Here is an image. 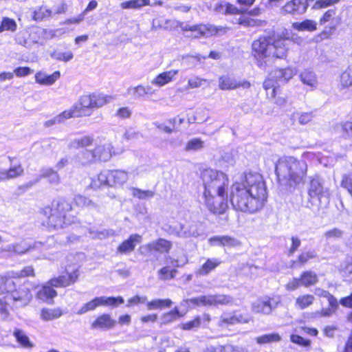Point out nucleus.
I'll use <instances>...</instances> for the list:
<instances>
[{
    "label": "nucleus",
    "mask_w": 352,
    "mask_h": 352,
    "mask_svg": "<svg viewBox=\"0 0 352 352\" xmlns=\"http://www.w3.org/2000/svg\"><path fill=\"white\" fill-rule=\"evenodd\" d=\"M267 197L265 183L257 173H245L231 186L230 202L236 210L256 212L264 206Z\"/></svg>",
    "instance_id": "f257e3e1"
},
{
    "label": "nucleus",
    "mask_w": 352,
    "mask_h": 352,
    "mask_svg": "<svg viewBox=\"0 0 352 352\" xmlns=\"http://www.w3.org/2000/svg\"><path fill=\"white\" fill-rule=\"evenodd\" d=\"M291 41L287 38L274 40L272 37H260L252 43V54L256 65L265 68L272 58H285Z\"/></svg>",
    "instance_id": "f03ea898"
},
{
    "label": "nucleus",
    "mask_w": 352,
    "mask_h": 352,
    "mask_svg": "<svg viewBox=\"0 0 352 352\" xmlns=\"http://www.w3.org/2000/svg\"><path fill=\"white\" fill-rule=\"evenodd\" d=\"M307 165L303 160H297L293 157H284L276 165V173L278 178L287 179L296 184L301 182L307 174Z\"/></svg>",
    "instance_id": "7ed1b4c3"
},
{
    "label": "nucleus",
    "mask_w": 352,
    "mask_h": 352,
    "mask_svg": "<svg viewBox=\"0 0 352 352\" xmlns=\"http://www.w3.org/2000/svg\"><path fill=\"white\" fill-rule=\"evenodd\" d=\"M72 209V205L67 201L60 199L52 203L51 206L43 209V214L47 218L49 226L55 229L62 228L64 225L70 224L71 221L67 213Z\"/></svg>",
    "instance_id": "20e7f679"
},
{
    "label": "nucleus",
    "mask_w": 352,
    "mask_h": 352,
    "mask_svg": "<svg viewBox=\"0 0 352 352\" xmlns=\"http://www.w3.org/2000/svg\"><path fill=\"white\" fill-rule=\"evenodd\" d=\"M204 186V195L225 193L228 178L226 174L212 168L204 169L201 174Z\"/></svg>",
    "instance_id": "39448f33"
},
{
    "label": "nucleus",
    "mask_w": 352,
    "mask_h": 352,
    "mask_svg": "<svg viewBox=\"0 0 352 352\" xmlns=\"http://www.w3.org/2000/svg\"><path fill=\"white\" fill-rule=\"evenodd\" d=\"M308 201L311 207L316 206L318 209L322 204V200L329 202L330 192L328 188L324 186V180L318 175L310 177L307 187Z\"/></svg>",
    "instance_id": "423d86ee"
},
{
    "label": "nucleus",
    "mask_w": 352,
    "mask_h": 352,
    "mask_svg": "<svg viewBox=\"0 0 352 352\" xmlns=\"http://www.w3.org/2000/svg\"><path fill=\"white\" fill-rule=\"evenodd\" d=\"M233 302V298L229 295L214 294L201 295L197 297L184 299L181 305L189 308H195L200 306H218L231 305Z\"/></svg>",
    "instance_id": "0eeeda50"
},
{
    "label": "nucleus",
    "mask_w": 352,
    "mask_h": 352,
    "mask_svg": "<svg viewBox=\"0 0 352 352\" xmlns=\"http://www.w3.org/2000/svg\"><path fill=\"white\" fill-rule=\"evenodd\" d=\"M124 302V299L121 296L118 297H96L93 300L85 303L77 311L78 315H82L88 311H94L99 306L116 307L118 304Z\"/></svg>",
    "instance_id": "6e6552de"
},
{
    "label": "nucleus",
    "mask_w": 352,
    "mask_h": 352,
    "mask_svg": "<svg viewBox=\"0 0 352 352\" xmlns=\"http://www.w3.org/2000/svg\"><path fill=\"white\" fill-rule=\"evenodd\" d=\"M226 193L204 195V204L207 208L213 214H223L228 208Z\"/></svg>",
    "instance_id": "1a4fd4ad"
},
{
    "label": "nucleus",
    "mask_w": 352,
    "mask_h": 352,
    "mask_svg": "<svg viewBox=\"0 0 352 352\" xmlns=\"http://www.w3.org/2000/svg\"><path fill=\"white\" fill-rule=\"evenodd\" d=\"M226 28L223 27H216L212 25H189L188 24H185L184 27L183 32L190 31L192 32L191 35H188V36H191L193 38H199L201 36H208L213 34H217L219 32H226Z\"/></svg>",
    "instance_id": "9d476101"
},
{
    "label": "nucleus",
    "mask_w": 352,
    "mask_h": 352,
    "mask_svg": "<svg viewBox=\"0 0 352 352\" xmlns=\"http://www.w3.org/2000/svg\"><path fill=\"white\" fill-rule=\"evenodd\" d=\"M251 320L248 314H242L238 311L223 312L219 320L217 325L222 328H228L236 324H246Z\"/></svg>",
    "instance_id": "9b49d317"
},
{
    "label": "nucleus",
    "mask_w": 352,
    "mask_h": 352,
    "mask_svg": "<svg viewBox=\"0 0 352 352\" xmlns=\"http://www.w3.org/2000/svg\"><path fill=\"white\" fill-rule=\"evenodd\" d=\"M308 7V0H291L280 8V14L302 15L306 12Z\"/></svg>",
    "instance_id": "f8f14e48"
},
{
    "label": "nucleus",
    "mask_w": 352,
    "mask_h": 352,
    "mask_svg": "<svg viewBox=\"0 0 352 352\" xmlns=\"http://www.w3.org/2000/svg\"><path fill=\"white\" fill-rule=\"evenodd\" d=\"M93 109L91 94L81 96L78 102L67 111L73 112L72 118H75L90 116L89 109Z\"/></svg>",
    "instance_id": "ddd939ff"
},
{
    "label": "nucleus",
    "mask_w": 352,
    "mask_h": 352,
    "mask_svg": "<svg viewBox=\"0 0 352 352\" xmlns=\"http://www.w3.org/2000/svg\"><path fill=\"white\" fill-rule=\"evenodd\" d=\"M54 243V238H49L46 242V244L42 243L41 242H35L33 245H29L25 242H21L19 243L14 244V254H23L29 252L32 249H42L47 250L50 248L52 244Z\"/></svg>",
    "instance_id": "4468645a"
},
{
    "label": "nucleus",
    "mask_w": 352,
    "mask_h": 352,
    "mask_svg": "<svg viewBox=\"0 0 352 352\" xmlns=\"http://www.w3.org/2000/svg\"><path fill=\"white\" fill-rule=\"evenodd\" d=\"M8 166L9 168H7L6 171L2 173L1 180L14 179L23 175V168L16 158H12Z\"/></svg>",
    "instance_id": "2eb2a0df"
},
{
    "label": "nucleus",
    "mask_w": 352,
    "mask_h": 352,
    "mask_svg": "<svg viewBox=\"0 0 352 352\" xmlns=\"http://www.w3.org/2000/svg\"><path fill=\"white\" fill-rule=\"evenodd\" d=\"M116 321L109 314H103L99 316L91 324L92 329L109 330L115 327Z\"/></svg>",
    "instance_id": "dca6fc26"
},
{
    "label": "nucleus",
    "mask_w": 352,
    "mask_h": 352,
    "mask_svg": "<svg viewBox=\"0 0 352 352\" xmlns=\"http://www.w3.org/2000/svg\"><path fill=\"white\" fill-rule=\"evenodd\" d=\"M277 305V302H272L270 298L258 299L252 305V310L255 313L270 314L273 309Z\"/></svg>",
    "instance_id": "f3484780"
},
{
    "label": "nucleus",
    "mask_w": 352,
    "mask_h": 352,
    "mask_svg": "<svg viewBox=\"0 0 352 352\" xmlns=\"http://www.w3.org/2000/svg\"><path fill=\"white\" fill-rule=\"evenodd\" d=\"M328 22L329 23V32L332 34L341 23V18L336 15L335 9L328 10L320 19V25H324Z\"/></svg>",
    "instance_id": "a211bd4d"
},
{
    "label": "nucleus",
    "mask_w": 352,
    "mask_h": 352,
    "mask_svg": "<svg viewBox=\"0 0 352 352\" xmlns=\"http://www.w3.org/2000/svg\"><path fill=\"white\" fill-rule=\"evenodd\" d=\"M178 72L179 71L177 69H170L163 72L156 76L151 81V83L158 87L165 86L175 79Z\"/></svg>",
    "instance_id": "6ab92c4d"
},
{
    "label": "nucleus",
    "mask_w": 352,
    "mask_h": 352,
    "mask_svg": "<svg viewBox=\"0 0 352 352\" xmlns=\"http://www.w3.org/2000/svg\"><path fill=\"white\" fill-rule=\"evenodd\" d=\"M296 71L292 67L275 69L271 72V76L275 78L279 85L287 82L295 75Z\"/></svg>",
    "instance_id": "aec40b11"
},
{
    "label": "nucleus",
    "mask_w": 352,
    "mask_h": 352,
    "mask_svg": "<svg viewBox=\"0 0 352 352\" xmlns=\"http://www.w3.org/2000/svg\"><path fill=\"white\" fill-rule=\"evenodd\" d=\"M142 236L138 234H131L127 240L123 241L118 248L117 251L121 254H127L134 250L135 245L140 243Z\"/></svg>",
    "instance_id": "412c9836"
},
{
    "label": "nucleus",
    "mask_w": 352,
    "mask_h": 352,
    "mask_svg": "<svg viewBox=\"0 0 352 352\" xmlns=\"http://www.w3.org/2000/svg\"><path fill=\"white\" fill-rule=\"evenodd\" d=\"M155 92V90L151 86H144L142 85L131 87L128 88L126 91L127 94L131 96L133 99L142 98L145 96H152Z\"/></svg>",
    "instance_id": "4be33fe9"
},
{
    "label": "nucleus",
    "mask_w": 352,
    "mask_h": 352,
    "mask_svg": "<svg viewBox=\"0 0 352 352\" xmlns=\"http://www.w3.org/2000/svg\"><path fill=\"white\" fill-rule=\"evenodd\" d=\"M109 186H122L129 179L128 173L122 170H109Z\"/></svg>",
    "instance_id": "5701e85b"
},
{
    "label": "nucleus",
    "mask_w": 352,
    "mask_h": 352,
    "mask_svg": "<svg viewBox=\"0 0 352 352\" xmlns=\"http://www.w3.org/2000/svg\"><path fill=\"white\" fill-rule=\"evenodd\" d=\"M145 248L148 251H156L160 253H166L172 248V243L164 239H159L146 245Z\"/></svg>",
    "instance_id": "b1692460"
},
{
    "label": "nucleus",
    "mask_w": 352,
    "mask_h": 352,
    "mask_svg": "<svg viewBox=\"0 0 352 352\" xmlns=\"http://www.w3.org/2000/svg\"><path fill=\"white\" fill-rule=\"evenodd\" d=\"M203 234L201 229L195 224L190 225L188 226H180V230L177 232V236L180 238H197Z\"/></svg>",
    "instance_id": "393cba45"
},
{
    "label": "nucleus",
    "mask_w": 352,
    "mask_h": 352,
    "mask_svg": "<svg viewBox=\"0 0 352 352\" xmlns=\"http://www.w3.org/2000/svg\"><path fill=\"white\" fill-rule=\"evenodd\" d=\"M113 146L111 143L106 142L98 145L94 149L96 160L102 162H107L111 157Z\"/></svg>",
    "instance_id": "a878e982"
},
{
    "label": "nucleus",
    "mask_w": 352,
    "mask_h": 352,
    "mask_svg": "<svg viewBox=\"0 0 352 352\" xmlns=\"http://www.w3.org/2000/svg\"><path fill=\"white\" fill-rule=\"evenodd\" d=\"M60 73L59 71H56L51 75L39 72L35 74V80L37 83L41 85H52L60 78Z\"/></svg>",
    "instance_id": "bb28decb"
},
{
    "label": "nucleus",
    "mask_w": 352,
    "mask_h": 352,
    "mask_svg": "<svg viewBox=\"0 0 352 352\" xmlns=\"http://www.w3.org/2000/svg\"><path fill=\"white\" fill-rule=\"evenodd\" d=\"M221 263V261L217 258H208L195 274L197 276H206Z\"/></svg>",
    "instance_id": "cd10ccee"
},
{
    "label": "nucleus",
    "mask_w": 352,
    "mask_h": 352,
    "mask_svg": "<svg viewBox=\"0 0 352 352\" xmlns=\"http://www.w3.org/2000/svg\"><path fill=\"white\" fill-rule=\"evenodd\" d=\"M91 186L94 189H99L103 187L109 186V170L100 172L97 177L92 179Z\"/></svg>",
    "instance_id": "c85d7f7f"
},
{
    "label": "nucleus",
    "mask_w": 352,
    "mask_h": 352,
    "mask_svg": "<svg viewBox=\"0 0 352 352\" xmlns=\"http://www.w3.org/2000/svg\"><path fill=\"white\" fill-rule=\"evenodd\" d=\"M94 138L90 135H85L80 138H74L68 144L69 148L78 149L92 145Z\"/></svg>",
    "instance_id": "c756f323"
},
{
    "label": "nucleus",
    "mask_w": 352,
    "mask_h": 352,
    "mask_svg": "<svg viewBox=\"0 0 352 352\" xmlns=\"http://www.w3.org/2000/svg\"><path fill=\"white\" fill-rule=\"evenodd\" d=\"M93 103V109L100 108L113 100V97L104 94H91Z\"/></svg>",
    "instance_id": "7c9ffc66"
},
{
    "label": "nucleus",
    "mask_w": 352,
    "mask_h": 352,
    "mask_svg": "<svg viewBox=\"0 0 352 352\" xmlns=\"http://www.w3.org/2000/svg\"><path fill=\"white\" fill-rule=\"evenodd\" d=\"M300 79L303 84L310 87L311 89H315L317 87L316 76L311 70L305 69L300 74Z\"/></svg>",
    "instance_id": "2f4dec72"
},
{
    "label": "nucleus",
    "mask_w": 352,
    "mask_h": 352,
    "mask_svg": "<svg viewBox=\"0 0 352 352\" xmlns=\"http://www.w3.org/2000/svg\"><path fill=\"white\" fill-rule=\"evenodd\" d=\"M292 28L298 31L313 32L317 29V22L311 19H305L301 22H294Z\"/></svg>",
    "instance_id": "473e14b6"
},
{
    "label": "nucleus",
    "mask_w": 352,
    "mask_h": 352,
    "mask_svg": "<svg viewBox=\"0 0 352 352\" xmlns=\"http://www.w3.org/2000/svg\"><path fill=\"white\" fill-rule=\"evenodd\" d=\"M219 87L221 90H232L238 88V81L230 76H223L219 78Z\"/></svg>",
    "instance_id": "72a5a7b5"
},
{
    "label": "nucleus",
    "mask_w": 352,
    "mask_h": 352,
    "mask_svg": "<svg viewBox=\"0 0 352 352\" xmlns=\"http://www.w3.org/2000/svg\"><path fill=\"white\" fill-rule=\"evenodd\" d=\"M279 86L280 85L277 83L275 78L271 76L270 72L268 77L263 82V88L267 92V96L272 98H274L276 96V90Z\"/></svg>",
    "instance_id": "f704fd0d"
},
{
    "label": "nucleus",
    "mask_w": 352,
    "mask_h": 352,
    "mask_svg": "<svg viewBox=\"0 0 352 352\" xmlns=\"http://www.w3.org/2000/svg\"><path fill=\"white\" fill-rule=\"evenodd\" d=\"M184 25V23L176 19H165L159 21L160 28L168 31L175 30L179 28L183 31Z\"/></svg>",
    "instance_id": "c9c22d12"
},
{
    "label": "nucleus",
    "mask_w": 352,
    "mask_h": 352,
    "mask_svg": "<svg viewBox=\"0 0 352 352\" xmlns=\"http://www.w3.org/2000/svg\"><path fill=\"white\" fill-rule=\"evenodd\" d=\"M150 0H128L120 3V6L123 10L141 9L144 6H150Z\"/></svg>",
    "instance_id": "e433bc0d"
},
{
    "label": "nucleus",
    "mask_w": 352,
    "mask_h": 352,
    "mask_svg": "<svg viewBox=\"0 0 352 352\" xmlns=\"http://www.w3.org/2000/svg\"><path fill=\"white\" fill-rule=\"evenodd\" d=\"M72 115H74L73 112L65 110L60 114L54 116L52 119L45 121L44 126L50 127L54 124L63 123L66 120L72 118Z\"/></svg>",
    "instance_id": "4c0bfd02"
},
{
    "label": "nucleus",
    "mask_w": 352,
    "mask_h": 352,
    "mask_svg": "<svg viewBox=\"0 0 352 352\" xmlns=\"http://www.w3.org/2000/svg\"><path fill=\"white\" fill-rule=\"evenodd\" d=\"M314 300L315 297L311 294L300 295L295 300V307L300 309H305L311 306Z\"/></svg>",
    "instance_id": "58836bf2"
},
{
    "label": "nucleus",
    "mask_w": 352,
    "mask_h": 352,
    "mask_svg": "<svg viewBox=\"0 0 352 352\" xmlns=\"http://www.w3.org/2000/svg\"><path fill=\"white\" fill-rule=\"evenodd\" d=\"M77 158L78 162L82 166L89 165L97 160L94 150H85L78 155Z\"/></svg>",
    "instance_id": "ea45409f"
},
{
    "label": "nucleus",
    "mask_w": 352,
    "mask_h": 352,
    "mask_svg": "<svg viewBox=\"0 0 352 352\" xmlns=\"http://www.w3.org/2000/svg\"><path fill=\"white\" fill-rule=\"evenodd\" d=\"M300 280L301 285L307 287L315 285L318 281L317 274L311 271L302 272L300 275Z\"/></svg>",
    "instance_id": "a19ab883"
},
{
    "label": "nucleus",
    "mask_w": 352,
    "mask_h": 352,
    "mask_svg": "<svg viewBox=\"0 0 352 352\" xmlns=\"http://www.w3.org/2000/svg\"><path fill=\"white\" fill-rule=\"evenodd\" d=\"M41 178H47L49 182L52 184L57 185L60 183L59 175L51 168L42 169L39 176V179Z\"/></svg>",
    "instance_id": "79ce46f5"
},
{
    "label": "nucleus",
    "mask_w": 352,
    "mask_h": 352,
    "mask_svg": "<svg viewBox=\"0 0 352 352\" xmlns=\"http://www.w3.org/2000/svg\"><path fill=\"white\" fill-rule=\"evenodd\" d=\"M57 292L51 285H44L37 293V298L43 301H47L56 296Z\"/></svg>",
    "instance_id": "37998d69"
},
{
    "label": "nucleus",
    "mask_w": 352,
    "mask_h": 352,
    "mask_svg": "<svg viewBox=\"0 0 352 352\" xmlns=\"http://www.w3.org/2000/svg\"><path fill=\"white\" fill-rule=\"evenodd\" d=\"M8 277L11 278L14 280V278H24L28 276H34V270L32 266L28 265L24 267L21 270L16 272H11L8 273V275H6Z\"/></svg>",
    "instance_id": "c03bdc74"
},
{
    "label": "nucleus",
    "mask_w": 352,
    "mask_h": 352,
    "mask_svg": "<svg viewBox=\"0 0 352 352\" xmlns=\"http://www.w3.org/2000/svg\"><path fill=\"white\" fill-rule=\"evenodd\" d=\"M173 302L170 299H155L146 304L147 309L154 310L157 309H162L164 307H170Z\"/></svg>",
    "instance_id": "a18cd8bd"
},
{
    "label": "nucleus",
    "mask_w": 352,
    "mask_h": 352,
    "mask_svg": "<svg viewBox=\"0 0 352 352\" xmlns=\"http://www.w3.org/2000/svg\"><path fill=\"white\" fill-rule=\"evenodd\" d=\"M62 315L63 312L60 308L43 309L41 317L44 320H52L60 318Z\"/></svg>",
    "instance_id": "49530a36"
},
{
    "label": "nucleus",
    "mask_w": 352,
    "mask_h": 352,
    "mask_svg": "<svg viewBox=\"0 0 352 352\" xmlns=\"http://www.w3.org/2000/svg\"><path fill=\"white\" fill-rule=\"evenodd\" d=\"M50 56L59 61L68 62L73 58L74 54L71 51L63 52L55 49L50 53Z\"/></svg>",
    "instance_id": "de8ad7c7"
},
{
    "label": "nucleus",
    "mask_w": 352,
    "mask_h": 352,
    "mask_svg": "<svg viewBox=\"0 0 352 352\" xmlns=\"http://www.w3.org/2000/svg\"><path fill=\"white\" fill-rule=\"evenodd\" d=\"M74 202L76 206L82 208H88L89 209H96L98 206L94 201L90 200L89 198L82 195H76L74 197Z\"/></svg>",
    "instance_id": "09e8293b"
},
{
    "label": "nucleus",
    "mask_w": 352,
    "mask_h": 352,
    "mask_svg": "<svg viewBox=\"0 0 352 352\" xmlns=\"http://www.w3.org/2000/svg\"><path fill=\"white\" fill-rule=\"evenodd\" d=\"M281 338L278 333H273L262 335L256 338V341L259 344H268L271 342H277L280 340Z\"/></svg>",
    "instance_id": "8fccbe9b"
},
{
    "label": "nucleus",
    "mask_w": 352,
    "mask_h": 352,
    "mask_svg": "<svg viewBox=\"0 0 352 352\" xmlns=\"http://www.w3.org/2000/svg\"><path fill=\"white\" fill-rule=\"evenodd\" d=\"M184 314L185 313H181L179 310V308L177 307H175L170 311L164 314L163 316H162V320H163V322L164 324L170 323L175 320L177 318L183 317Z\"/></svg>",
    "instance_id": "3c124183"
},
{
    "label": "nucleus",
    "mask_w": 352,
    "mask_h": 352,
    "mask_svg": "<svg viewBox=\"0 0 352 352\" xmlns=\"http://www.w3.org/2000/svg\"><path fill=\"white\" fill-rule=\"evenodd\" d=\"M13 335L16 338L18 342H19L23 347H32V344L30 342L28 337L22 330L16 329L13 332Z\"/></svg>",
    "instance_id": "603ef678"
},
{
    "label": "nucleus",
    "mask_w": 352,
    "mask_h": 352,
    "mask_svg": "<svg viewBox=\"0 0 352 352\" xmlns=\"http://www.w3.org/2000/svg\"><path fill=\"white\" fill-rule=\"evenodd\" d=\"M46 32L45 30L41 28H37L31 34H30V37L32 40V43L41 44L43 45L45 42V34Z\"/></svg>",
    "instance_id": "864d4df0"
},
{
    "label": "nucleus",
    "mask_w": 352,
    "mask_h": 352,
    "mask_svg": "<svg viewBox=\"0 0 352 352\" xmlns=\"http://www.w3.org/2000/svg\"><path fill=\"white\" fill-rule=\"evenodd\" d=\"M204 147V142L199 138H193L189 140L185 147L186 151H197Z\"/></svg>",
    "instance_id": "5fc2aeb1"
},
{
    "label": "nucleus",
    "mask_w": 352,
    "mask_h": 352,
    "mask_svg": "<svg viewBox=\"0 0 352 352\" xmlns=\"http://www.w3.org/2000/svg\"><path fill=\"white\" fill-rule=\"evenodd\" d=\"M132 195L133 197H137L140 199H146L153 197L155 195L154 191L152 190H144L137 188H132Z\"/></svg>",
    "instance_id": "6e6d98bb"
},
{
    "label": "nucleus",
    "mask_w": 352,
    "mask_h": 352,
    "mask_svg": "<svg viewBox=\"0 0 352 352\" xmlns=\"http://www.w3.org/2000/svg\"><path fill=\"white\" fill-rule=\"evenodd\" d=\"M16 30V23L14 19L4 17L0 25V33L5 30L14 32Z\"/></svg>",
    "instance_id": "4d7b16f0"
},
{
    "label": "nucleus",
    "mask_w": 352,
    "mask_h": 352,
    "mask_svg": "<svg viewBox=\"0 0 352 352\" xmlns=\"http://www.w3.org/2000/svg\"><path fill=\"white\" fill-rule=\"evenodd\" d=\"M52 11L46 7H41L33 12L32 18L34 21H41L51 16Z\"/></svg>",
    "instance_id": "13d9d810"
},
{
    "label": "nucleus",
    "mask_w": 352,
    "mask_h": 352,
    "mask_svg": "<svg viewBox=\"0 0 352 352\" xmlns=\"http://www.w3.org/2000/svg\"><path fill=\"white\" fill-rule=\"evenodd\" d=\"M67 276H60L57 278H52L49 284L55 287H67L69 285V280Z\"/></svg>",
    "instance_id": "bf43d9fd"
},
{
    "label": "nucleus",
    "mask_w": 352,
    "mask_h": 352,
    "mask_svg": "<svg viewBox=\"0 0 352 352\" xmlns=\"http://www.w3.org/2000/svg\"><path fill=\"white\" fill-rule=\"evenodd\" d=\"M177 270H171L170 267L166 266L162 268L159 272V278L163 280L172 279L175 277Z\"/></svg>",
    "instance_id": "052dcab7"
},
{
    "label": "nucleus",
    "mask_w": 352,
    "mask_h": 352,
    "mask_svg": "<svg viewBox=\"0 0 352 352\" xmlns=\"http://www.w3.org/2000/svg\"><path fill=\"white\" fill-rule=\"evenodd\" d=\"M16 43L28 48L32 47V43L27 38V33L25 32H19L15 36Z\"/></svg>",
    "instance_id": "680f3d73"
},
{
    "label": "nucleus",
    "mask_w": 352,
    "mask_h": 352,
    "mask_svg": "<svg viewBox=\"0 0 352 352\" xmlns=\"http://www.w3.org/2000/svg\"><path fill=\"white\" fill-rule=\"evenodd\" d=\"M298 118V122L300 124H306L309 123L313 118L312 113H296L293 114V118Z\"/></svg>",
    "instance_id": "e2e57ef3"
},
{
    "label": "nucleus",
    "mask_w": 352,
    "mask_h": 352,
    "mask_svg": "<svg viewBox=\"0 0 352 352\" xmlns=\"http://www.w3.org/2000/svg\"><path fill=\"white\" fill-rule=\"evenodd\" d=\"M201 319L200 316H197L194 320L185 322L182 324V329L184 330H191L200 327Z\"/></svg>",
    "instance_id": "0e129e2a"
},
{
    "label": "nucleus",
    "mask_w": 352,
    "mask_h": 352,
    "mask_svg": "<svg viewBox=\"0 0 352 352\" xmlns=\"http://www.w3.org/2000/svg\"><path fill=\"white\" fill-rule=\"evenodd\" d=\"M343 232L339 228H333L326 231L324 234L327 239H340L342 236Z\"/></svg>",
    "instance_id": "69168bd1"
},
{
    "label": "nucleus",
    "mask_w": 352,
    "mask_h": 352,
    "mask_svg": "<svg viewBox=\"0 0 352 352\" xmlns=\"http://www.w3.org/2000/svg\"><path fill=\"white\" fill-rule=\"evenodd\" d=\"M316 257L314 252L308 251L301 253L298 257V262L301 265H305L309 260Z\"/></svg>",
    "instance_id": "338daca9"
},
{
    "label": "nucleus",
    "mask_w": 352,
    "mask_h": 352,
    "mask_svg": "<svg viewBox=\"0 0 352 352\" xmlns=\"http://www.w3.org/2000/svg\"><path fill=\"white\" fill-rule=\"evenodd\" d=\"M214 352H242V349L232 344H226L216 348Z\"/></svg>",
    "instance_id": "774afa93"
}]
</instances>
